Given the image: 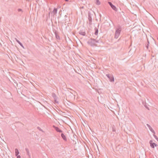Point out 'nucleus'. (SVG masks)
Wrapping results in <instances>:
<instances>
[{"mask_svg": "<svg viewBox=\"0 0 158 158\" xmlns=\"http://www.w3.org/2000/svg\"><path fill=\"white\" fill-rule=\"evenodd\" d=\"M18 12H21V13L23 12V10L21 9H18Z\"/></svg>", "mask_w": 158, "mask_h": 158, "instance_id": "obj_17", "label": "nucleus"}, {"mask_svg": "<svg viewBox=\"0 0 158 158\" xmlns=\"http://www.w3.org/2000/svg\"><path fill=\"white\" fill-rule=\"evenodd\" d=\"M55 129L58 132H62V131L60 130L58 127H56L54 125L53 126Z\"/></svg>", "mask_w": 158, "mask_h": 158, "instance_id": "obj_7", "label": "nucleus"}, {"mask_svg": "<svg viewBox=\"0 0 158 158\" xmlns=\"http://www.w3.org/2000/svg\"><path fill=\"white\" fill-rule=\"evenodd\" d=\"M37 129H39L40 131L43 132V130L41 128H40V127H37Z\"/></svg>", "mask_w": 158, "mask_h": 158, "instance_id": "obj_20", "label": "nucleus"}, {"mask_svg": "<svg viewBox=\"0 0 158 158\" xmlns=\"http://www.w3.org/2000/svg\"><path fill=\"white\" fill-rule=\"evenodd\" d=\"M88 19L89 20L88 24L90 26L92 24V18L90 13L88 14Z\"/></svg>", "mask_w": 158, "mask_h": 158, "instance_id": "obj_4", "label": "nucleus"}, {"mask_svg": "<svg viewBox=\"0 0 158 158\" xmlns=\"http://www.w3.org/2000/svg\"><path fill=\"white\" fill-rule=\"evenodd\" d=\"M153 136H154V137L156 139V140L157 141H158V138H157V136L156 135H153Z\"/></svg>", "mask_w": 158, "mask_h": 158, "instance_id": "obj_18", "label": "nucleus"}, {"mask_svg": "<svg viewBox=\"0 0 158 158\" xmlns=\"http://www.w3.org/2000/svg\"><path fill=\"white\" fill-rule=\"evenodd\" d=\"M65 17H67V15H65Z\"/></svg>", "mask_w": 158, "mask_h": 158, "instance_id": "obj_26", "label": "nucleus"}, {"mask_svg": "<svg viewBox=\"0 0 158 158\" xmlns=\"http://www.w3.org/2000/svg\"><path fill=\"white\" fill-rule=\"evenodd\" d=\"M23 48H24V47L23 45V44L20 43V44H19Z\"/></svg>", "mask_w": 158, "mask_h": 158, "instance_id": "obj_21", "label": "nucleus"}, {"mask_svg": "<svg viewBox=\"0 0 158 158\" xmlns=\"http://www.w3.org/2000/svg\"><path fill=\"white\" fill-rule=\"evenodd\" d=\"M122 31V27L120 26H118L116 28V31L115 32V34L114 38L117 39L119 37Z\"/></svg>", "mask_w": 158, "mask_h": 158, "instance_id": "obj_2", "label": "nucleus"}, {"mask_svg": "<svg viewBox=\"0 0 158 158\" xmlns=\"http://www.w3.org/2000/svg\"><path fill=\"white\" fill-rule=\"evenodd\" d=\"M98 37L97 36L95 38H90L87 42L88 44L91 46H98V44L99 43V40L97 39Z\"/></svg>", "mask_w": 158, "mask_h": 158, "instance_id": "obj_1", "label": "nucleus"}, {"mask_svg": "<svg viewBox=\"0 0 158 158\" xmlns=\"http://www.w3.org/2000/svg\"><path fill=\"white\" fill-rule=\"evenodd\" d=\"M107 77L109 78V81L111 82H113L114 81V79L113 76L110 74H107L106 75Z\"/></svg>", "mask_w": 158, "mask_h": 158, "instance_id": "obj_3", "label": "nucleus"}, {"mask_svg": "<svg viewBox=\"0 0 158 158\" xmlns=\"http://www.w3.org/2000/svg\"><path fill=\"white\" fill-rule=\"evenodd\" d=\"M79 33L82 35L85 36V35L86 33L85 32H83L82 31H80Z\"/></svg>", "mask_w": 158, "mask_h": 158, "instance_id": "obj_12", "label": "nucleus"}, {"mask_svg": "<svg viewBox=\"0 0 158 158\" xmlns=\"http://www.w3.org/2000/svg\"><path fill=\"white\" fill-rule=\"evenodd\" d=\"M15 153L16 156L18 155L19 153V152L17 149H15Z\"/></svg>", "mask_w": 158, "mask_h": 158, "instance_id": "obj_13", "label": "nucleus"}, {"mask_svg": "<svg viewBox=\"0 0 158 158\" xmlns=\"http://www.w3.org/2000/svg\"><path fill=\"white\" fill-rule=\"evenodd\" d=\"M25 150H26V151L27 155L29 157H30V152H29V149L28 148H26L25 149Z\"/></svg>", "mask_w": 158, "mask_h": 158, "instance_id": "obj_10", "label": "nucleus"}, {"mask_svg": "<svg viewBox=\"0 0 158 158\" xmlns=\"http://www.w3.org/2000/svg\"><path fill=\"white\" fill-rule=\"evenodd\" d=\"M143 104L144 105V106L146 108H147L148 110H149V109L148 106L146 104V103H144V102H143Z\"/></svg>", "mask_w": 158, "mask_h": 158, "instance_id": "obj_15", "label": "nucleus"}, {"mask_svg": "<svg viewBox=\"0 0 158 158\" xmlns=\"http://www.w3.org/2000/svg\"><path fill=\"white\" fill-rule=\"evenodd\" d=\"M53 12L54 13V14L55 15L57 13V8H54Z\"/></svg>", "mask_w": 158, "mask_h": 158, "instance_id": "obj_14", "label": "nucleus"}, {"mask_svg": "<svg viewBox=\"0 0 158 158\" xmlns=\"http://www.w3.org/2000/svg\"><path fill=\"white\" fill-rule=\"evenodd\" d=\"M17 157V158H21L20 156V155H17L16 156Z\"/></svg>", "mask_w": 158, "mask_h": 158, "instance_id": "obj_22", "label": "nucleus"}, {"mask_svg": "<svg viewBox=\"0 0 158 158\" xmlns=\"http://www.w3.org/2000/svg\"><path fill=\"white\" fill-rule=\"evenodd\" d=\"M97 148H98V150H99V149H98V147L97 145Z\"/></svg>", "mask_w": 158, "mask_h": 158, "instance_id": "obj_25", "label": "nucleus"}, {"mask_svg": "<svg viewBox=\"0 0 158 158\" xmlns=\"http://www.w3.org/2000/svg\"><path fill=\"white\" fill-rule=\"evenodd\" d=\"M147 125L148 126V127L149 128V130L150 131L153 133L155 134V131L152 128V127L150 126L148 124H147Z\"/></svg>", "mask_w": 158, "mask_h": 158, "instance_id": "obj_8", "label": "nucleus"}, {"mask_svg": "<svg viewBox=\"0 0 158 158\" xmlns=\"http://www.w3.org/2000/svg\"><path fill=\"white\" fill-rule=\"evenodd\" d=\"M56 37L57 39L59 38V36H58V37L57 36H56Z\"/></svg>", "mask_w": 158, "mask_h": 158, "instance_id": "obj_23", "label": "nucleus"}, {"mask_svg": "<svg viewBox=\"0 0 158 158\" xmlns=\"http://www.w3.org/2000/svg\"><path fill=\"white\" fill-rule=\"evenodd\" d=\"M147 44L146 46V47L147 49H148L149 46V41L148 40Z\"/></svg>", "mask_w": 158, "mask_h": 158, "instance_id": "obj_16", "label": "nucleus"}, {"mask_svg": "<svg viewBox=\"0 0 158 158\" xmlns=\"http://www.w3.org/2000/svg\"><path fill=\"white\" fill-rule=\"evenodd\" d=\"M95 32L94 33L95 35H97L98 33V29L96 28H95Z\"/></svg>", "mask_w": 158, "mask_h": 158, "instance_id": "obj_11", "label": "nucleus"}, {"mask_svg": "<svg viewBox=\"0 0 158 158\" xmlns=\"http://www.w3.org/2000/svg\"><path fill=\"white\" fill-rule=\"evenodd\" d=\"M96 90H97V91L98 93H99V91H98V90L97 89H96Z\"/></svg>", "mask_w": 158, "mask_h": 158, "instance_id": "obj_24", "label": "nucleus"}, {"mask_svg": "<svg viewBox=\"0 0 158 158\" xmlns=\"http://www.w3.org/2000/svg\"><path fill=\"white\" fill-rule=\"evenodd\" d=\"M98 27H99V24H98Z\"/></svg>", "mask_w": 158, "mask_h": 158, "instance_id": "obj_28", "label": "nucleus"}, {"mask_svg": "<svg viewBox=\"0 0 158 158\" xmlns=\"http://www.w3.org/2000/svg\"><path fill=\"white\" fill-rule=\"evenodd\" d=\"M15 40L16 41V42L19 44H20L21 42L18 40L16 38H15Z\"/></svg>", "mask_w": 158, "mask_h": 158, "instance_id": "obj_19", "label": "nucleus"}, {"mask_svg": "<svg viewBox=\"0 0 158 158\" xmlns=\"http://www.w3.org/2000/svg\"><path fill=\"white\" fill-rule=\"evenodd\" d=\"M99 16L101 17V15L100 14H99Z\"/></svg>", "mask_w": 158, "mask_h": 158, "instance_id": "obj_27", "label": "nucleus"}, {"mask_svg": "<svg viewBox=\"0 0 158 158\" xmlns=\"http://www.w3.org/2000/svg\"><path fill=\"white\" fill-rule=\"evenodd\" d=\"M152 140H151L149 141V143L150 144V146L152 148H154L155 147H156L157 146V144L155 143H152Z\"/></svg>", "mask_w": 158, "mask_h": 158, "instance_id": "obj_5", "label": "nucleus"}, {"mask_svg": "<svg viewBox=\"0 0 158 158\" xmlns=\"http://www.w3.org/2000/svg\"><path fill=\"white\" fill-rule=\"evenodd\" d=\"M61 136L64 140L66 141L67 139L66 138V137L65 135H64V134L61 133Z\"/></svg>", "mask_w": 158, "mask_h": 158, "instance_id": "obj_9", "label": "nucleus"}, {"mask_svg": "<svg viewBox=\"0 0 158 158\" xmlns=\"http://www.w3.org/2000/svg\"><path fill=\"white\" fill-rule=\"evenodd\" d=\"M108 4L114 10L116 11L117 10V8L115 7V6L112 3L110 2H108Z\"/></svg>", "mask_w": 158, "mask_h": 158, "instance_id": "obj_6", "label": "nucleus"}]
</instances>
